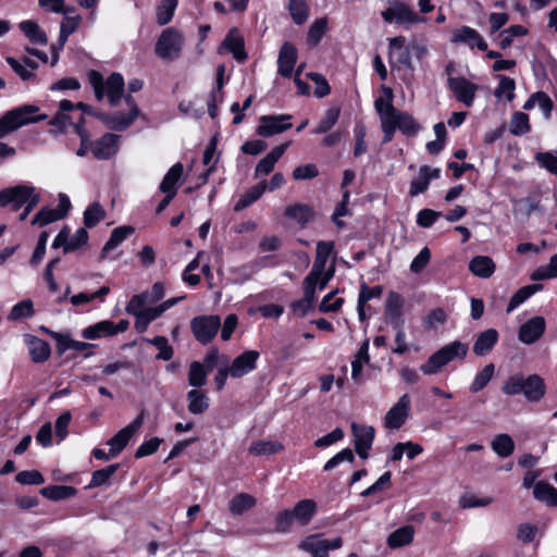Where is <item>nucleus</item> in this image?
<instances>
[{
  "mask_svg": "<svg viewBox=\"0 0 557 557\" xmlns=\"http://www.w3.org/2000/svg\"><path fill=\"white\" fill-rule=\"evenodd\" d=\"M386 98H377L374 101V108L379 114L381 128L383 132V144L392 141L395 132L398 129L406 136H416L420 131V124L413 116L406 112L397 110L393 106V91L388 87H384Z\"/></svg>",
  "mask_w": 557,
  "mask_h": 557,
  "instance_id": "obj_1",
  "label": "nucleus"
},
{
  "mask_svg": "<svg viewBox=\"0 0 557 557\" xmlns=\"http://www.w3.org/2000/svg\"><path fill=\"white\" fill-rule=\"evenodd\" d=\"M39 108L35 104H23L7 111L0 117V138L18 129L20 127L46 120V114H37Z\"/></svg>",
  "mask_w": 557,
  "mask_h": 557,
  "instance_id": "obj_2",
  "label": "nucleus"
},
{
  "mask_svg": "<svg viewBox=\"0 0 557 557\" xmlns=\"http://www.w3.org/2000/svg\"><path fill=\"white\" fill-rule=\"evenodd\" d=\"M405 37H392L389 40V50L393 55H396L398 62L410 69L412 67L413 60H420L425 53V45L412 38L406 42Z\"/></svg>",
  "mask_w": 557,
  "mask_h": 557,
  "instance_id": "obj_3",
  "label": "nucleus"
},
{
  "mask_svg": "<svg viewBox=\"0 0 557 557\" xmlns=\"http://www.w3.org/2000/svg\"><path fill=\"white\" fill-rule=\"evenodd\" d=\"M342 546V537L324 540L321 534L308 535L298 544L299 549L309 553L312 557H329V550L338 549Z\"/></svg>",
  "mask_w": 557,
  "mask_h": 557,
  "instance_id": "obj_4",
  "label": "nucleus"
},
{
  "mask_svg": "<svg viewBox=\"0 0 557 557\" xmlns=\"http://www.w3.org/2000/svg\"><path fill=\"white\" fill-rule=\"evenodd\" d=\"M190 327L195 338L202 345L209 344L221 327L219 315H200L190 321Z\"/></svg>",
  "mask_w": 557,
  "mask_h": 557,
  "instance_id": "obj_5",
  "label": "nucleus"
},
{
  "mask_svg": "<svg viewBox=\"0 0 557 557\" xmlns=\"http://www.w3.org/2000/svg\"><path fill=\"white\" fill-rule=\"evenodd\" d=\"M411 406V398L408 394H404L399 397L396 404H394L384 417V425L389 430L400 429L409 418Z\"/></svg>",
  "mask_w": 557,
  "mask_h": 557,
  "instance_id": "obj_6",
  "label": "nucleus"
},
{
  "mask_svg": "<svg viewBox=\"0 0 557 557\" xmlns=\"http://www.w3.org/2000/svg\"><path fill=\"white\" fill-rule=\"evenodd\" d=\"M37 196H39V194L36 193V189L33 186L16 185L4 188L0 191V205L5 207L12 203L14 210H17Z\"/></svg>",
  "mask_w": 557,
  "mask_h": 557,
  "instance_id": "obj_7",
  "label": "nucleus"
},
{
  "mask_svg": "<svg viewBox=\"0 0 557 557\" xmlns=\"http://www.w3.org/2000/svg\"><path fill=\"white\" fill-rule=\"evenodd\" d=\"M447 87L457 101L468 108L473 106L475 95L479 90V86L476 84L470 82L465 76L458 75V78L447 79Z\"/></svg>",
  "mask_w": 557,
  "mask_h": 557,
  "instance_id": "obj_8",
  "label": "nucleus"
},
{
  "mask_svg": "<svg viewBox=\"0 0 557 557\" xmlns=\"http://www.w3.org/2000/svg\"><path fill=\"white\" fill-rule=\"evenodd\" d=\"M290 119L289 114L262 115L259 119L257 134L263 137L281 134L292 127Z\"/></svg>",
  "mask_w": 557,
  "mask_h": 557,
  "instance_id": "obj_9",
  "label": "nucleus"
},
{
  "mask_svg": "<svg viewBox=\"0 0 557 557\" xmlns=\"http://www.w3.org/2000/svg\"><path fill=\"white\" fill-rule=\"evenodd\" d=\"M75 104L70 100H61L59 103V110L55 115L49 121V125L52 127L50 133L53 135L62 134L66 131L67 126H73L75 129V123L71 112L74 110Z\"/></svg>",
  "mask_w": 557,
  "mask_h": 557,
  "instance_id": "obj_10",
  "label": "nucleus"
},
{
  "mask_svg": "<svg viewBox=\"0 0 557 557\" xmlns=\"http://www.w3.org/2000/svg\"><path fill=\"white\" fill-rule=\"evenodd\" d=\"M351 432L354 435V446L356 453L360 458L367 459L368 451L371 449L374 440V428L354 422L351 423Z\"/></svg>",
  "mask_w": 557,
  "mask_h": 557,
  "instance_id": "obj_11",
  "label": "nucleus"
},
{
  "mask_svg": "<svg viewBox=\"0 0 557 557\" xmlns=\"http://www.w3.org/2000/svg\"><path fill=\"white\" fill-rule=\"evenodd\" d=\"M382 16L386 22L399 25L413 24L420 21L417 13L401 2L391 4L382 12Z\"/></svg>",
  "mask_w": 557,
  "mask_h": 557,
  "instance_id": "obj_12",
  "label": "nucleus"
},
{
  "mask_svg": "<svg viewBox=\"0 0 557 557\" xmlns=\"http://www.w3.org/2000/svg\"><path fill=\"white\" fill-rule=\"evenodd\" d=\"M545 330V319L541 315H536L531 318L520 326L518 338L523 344L531 345L542 337Z\"/></svg>",
  "mask_w": 557,
  "mask_h": 557,
  "instance_id": "obj_13",
  "label": "nucleus"
},
{
  "mask_svg": "<svg viewBox=\"0 0 557 557\" xmlns=\"http://www.w3.org/2000/svg\"><path fill=\"white\" fill-rule=\"evenodd\" d=\"M335 244L334 242H325L320 240L317 243V252H315V259L312 265L311 271L306 276L310 280L317 281L320 278V276L323 274L327 259L334 251Z\"/></svg>",
  "mask_w": 557,
  "mask_h": 557,
  "instance_id": "obj_14",
  "label": "nucleus"
},
{
  "mask_svg": "<svg viewBox=\"0 0 557 557\" xmlns=\"http://www.w3.org/2000/svg\"><path fill=\"white\" fill-rule=\"evenodd\" d=\"M257 350H246L237 356L228 368L231 369V376L238 379L256 369L257 360L259 359Z\"/></svg>",
  "mask_w": 557,
  "mask_h": 557,
  "instance_id": "obj_15",
  "label": "nucleus"
},
{
  "mask_svg": "<svg viewBox=\"0 0 557 557\" xmlns=\"http://www.w3.org/2000/svg\"><path fill=\"white\" fill-rule=\"evenodd\" d=\"M120 136L111 133L104 134L94 141L91 152L98 160H108L117 152Z\"/></svg>",
  "mask_w": 557,
  "mask_h": 557,
  "instance_id": "obj_16",
  "label": "nucleus"
},
{
  "mask_svg": "<svg viewBox=\"0 0 557 557\" xmlns=\"http://www.w3.org/2000/svg\"><path fill=\"white\" fill-rule=\"evenodd\" d=\"M304 297L292 305V310L299 317H305L312 308L315 300L317 281L305 277Z\"/></svg>",
  "mask_w": 557,
  "mask_h": 557,
  "instance_id": "obj_17",
  "label": "nucleus"
},
{
  "mask_svg": "<svg viewBox=\"0 0 557 557\" xmlns=\"http://www.w3.org/2000/svg\"><path fill=\"white\" fill-rule=\"evenodd\" d=\"M139 116V108H134L133 111H129L127 114L124 113H103L100 114V120L113 131H124L128 128L134 121Z\"/></svg>",
  "mask_w": 557,
  "mask_h": 557,
  "instance_id": "obj_18",
  "label": "nucleus"
},
{
  "mask_svg": "<svg viewBox=\"0 0 557 557\" xmlns=\"http://www.w3.org/2000/svg\"><path fill=\"white\" fill-rule=\"evenodd\" d=\"M440 169H432L429 165H422L419 169V174L410 182L409 196L416 197L424 193L432 180L438 178Z\"/></svg>",
  "mask_w": 557,
  "mask_h": 557,
  "instance_id": "obj_19",
  "label": "nucleus"
},
{
  "mask_svg": "<svg viewBox=\"0 0 557 557\" xmlns=\"http://www.w3.org/2000/svg\"><path fill=\"white\" fill-rule=\"evenodd\" d=\"M297 61V50L289 44L284 42L277 58V73L283 77H290Z\"/></svg>",
  "mask_w": 557,
  "mask_h": 557,
  "instance_id": "obj_20",
  "label": "nucleus"
},
{
  "mask_svg": "<svg viewBox=\"0 0 557 557\" xmlns=\"http://www.w3.org/2000/svg\"><path fill=\"white\" fill-rule=\"evenodd\" d=\"M182 46V37H159L156 53L163 60H174L180 55Z\"/></svg>",
  "mask_w": 557,
  "mask_h": 557,
  "instance_id": "obj_21",
  "label": "nucleus"
},
{
  "mask_svg": "<svg viewBox=\"0 0 557 557\" xmlns=\"http://www.w3.org/2000/svg\"><path fill=\"white\" fill-rule=\"evenodd\" d=\"M403 297L395 292H389L386 299L385 315L392 326H399V324L405 323L403 318Z\"/></svg>",
  "mask_w": 557,
  "mask_h": 557,
  "instance_id": "obj_22",
  "label": "nucleus"
},
{
  "mask_svg": "<svg viewBox=\"0 0 557 557\" xmlns=\"http://www.w3.org/2000/svg\"><path fill=\"white\" fill-rule=\"evenodd\" d=\"M289 143H284L273 148L265 157H263L255 168V177L270 174L275 163L281 159L288 148Z\"/></svg>",
  "mask_w": 557,
  "mask_h": 557,
  "instance_id": "obj_23",
  "label": "nucleus"
},
{
  "mask_svg": "<svg viewBox=\"0 0 557 557\" xmlns=\"http://www.w3.org/2000/svg\"><path fill=\"white\" fill-rule=\"evenodd\" d=\"M498 338L499 334L495 329H487L481 332L473 343V354L479 357L486 356L492 351Z\"/></svg>",
  "mask_w": 557,
  "mask_h": 557,
  "instance_id": "obj_24",
  "label": "nucleus"
},
{
  "mask_svg": "<svg viewBox=\"0 0 557 557\" xmlns=\"http://www.w3.org/2000/svg\"><path fill=\"white\" fill-rule=\"evenodd\" d=\"M294 522L300 527L309 524L317 512V503L312 499H302L289 510Z\"/></svg>",
  "mask_w": 557,
  "mask_h": 557,
  "instance_id": "obj_25",
  "label": "nucleus"
},
{
  "mask_svg": "<svg viewBox=\"0 0 557 557\" xmlns=\"http://www.w3.org/2000/svg\"><path fill=\"white\" fill-rule=\"evenodd\" d=\"M26 345L30 355L32 361L41 363L49 359L51 349L50 345L36 336L27 335L25 337Z\"/></svg>",
  "mask_w": 557,
  "mask_h": 557,
  "instance_id": "obj_26",
  "label": "nucleus"
},
{
  "mask_svg": "<svg viewBox=\"0 0 557 557\" xmlns=\"http://www.w3.org/2000/svg\"><path fill=\"white\" fill-rule=\"evenodd\" d=\"M143 296H133L125 308L128 314L136 318L135 329L139 333L146 332L151 323L143 312Z\"/></svg>",
  "mask_w": 557,
  "mask_h": 557,
  "instance_id": "obj_27",
  "label": "nucleus"
},
{
  "mask_svg": "<svg viewBox=\"0 0 557 557\" xmlns=\"http://www.w3.org/2000/svg\"><path fill=\"white\" fill-rule=\"evenodd\" d=\"M124 85V78L120 73H112L104 82L108 101L112 107L119 104L123 95Z\"/></svg>",
  "mask_w": 557,
  "mask_h": 557,
  "instance_id": "obj_28",
  "label": "nucleus"
},
{
  "mask_svg": "<svg viewBox=\"0 0 557 557\" xmlns=\"http://www.w3.org/2000/svg\"><path fill=\"white\" fill-rule=\"evenodd\" d=\"M545 394V384L536 374L523 379V395L530 401L540 400Z\"/></svg>",
  "mask_w": 557,
  "mask_h": 557,
  "instance_id": "obj_29",
  "label": "nucleus"
},
{
  "mask_svg": "<svg viewBox=\"0 0 557 557\" xmlns=\"http://www.w3.org/2000/svg\"><path fill=\"white\" fill-rule=\"evenodd\" d=\"M495 263L492 258L487 256H476L469 262V270L475 276L488 278L495 272Z\"/></svg>",
  "mask_w": 557,
  "mask_h": 557,
  "instance_id": "obj_30",
  "label": "nucleus"
},
{
  "mask_svg": "<svg viewBox=\"0 0 557 557\" xmlns=\"http://www.w3.org/2000/svg\"><path fill=\"white\" fill-rule=\"evenodd\" d=\"M285 216L296 221L300 226H306V224L311 221L314 216V210L312 207L305 203H295L288 206L284 212Z\"/></svg>",
  "mask_w": 557,
  "mask_h": 557,
  "instance_id": "obj_31",
  "label": "nucleus"
},
{
  "mask_svg": "<svg viewBox=\"0 0 557 557\" xmlns=\"http://www.w3.org/2000/svg\"><path fill=\"white\" fill-rule=\"evenodd\" d=\"M133 232L134 228L132 226L115 227L101 249L100 260H103L109 251L121 245L131 234H133Z\"/></svg>",
  "mask_w": 557,
  "mask_h": 557,
  "instance_id": "obj_32",
  "label": "nucleus"
},
{
  "mask_svg": "<svg viewBox=\"0 0 557 557\" xmlns=\"http://www.w3.org/2000/svg\"><path fill=\"white\" fill-rule=\"evenodd\" d=\"M219 52L221 54L232 53L238 62H243L247 59L243 37H225L219 47Z\"/></svg>",
  "mask_w": 557,
  "mask_h": 557,
  "instance_id": "obj_33",
  "label": "nucleus"
},
{
  "mask_svg": "<svg viewBox=\"0 0 557 557\" xmlns=\"http://www.w3.org/2000/svg\"><path fill=\"white\" fill-rule=\"evenodd\" d=\"M533 496L547 506H557V490L549 483L540 481L533 486Z\"/></svg>",
  "mask_w": 557,
  "mask_h": 557,
  "instance_id": "obj_34",
  "label": "nucleus"
},
{
  "mask_svg": "<svg viewBox=\"0 0 557 557\" xmlns=\"http://www.w3.org/2000/svg\"><path fill=\"white\" fill-rule=\"evenodd\" d=\"M188 411L193 414H202L209 408V397L200 389H190L186 394Z\"/></svg>",
  "mask_w": 557,
  "mask_h": 557,
  "instance_id": "obj_35",
  "label": "nucleus"
},
{
  "mask_svg": "<svg viewBox=\"0 0 557 557\" xmlns=\"http://www.w3.org/2000/svg\"><path fill=\"white\" fill-rule=\"evenodd\" d=\"M267 182L262 181L257 185L252 186L249 190H247L239 200L235 203L234 210L242 211L257 201L265 191Z\"/></svg>",
  "mask_w": 557,
  "mask_h": 557,
  "instance_id": "obj_36",
  "label": "nucleus"
},
{
  "mask_svg": "<svg viewBox=\"0 0 557 557\" xmlns=\"http://www.w3.org/2000/svg\"><path fill=\"white\" fill-rule=\"evenodd\" d=\"M82 335L86 339H97L106 336H113V322L103 320L83 330Z\"/></svg>",
  "mask_w": 557,
  "mask_h": 557,
  "instance_id": "obj_37",
  "label": "nucleus"
},
{
  "mask_svg": "<svg viewBox=\"0 0 557 557\" xmlns=\"http://www.w3.org/2000/svg\"><path fill=\"white\" fill-rule=\"evenodd\" d=\"M257 504V500L253 496H251L248 493H239L236 494L230 502L228 508L230 511L235 515L239 516L246 512L247 510L255 507Z\"/></svg>",
  "mask_w": 557,
  "mask_h": 557,
  "instance_id": "obj_38",
  "label": "nucleus"
},
{
  "mask_svg": "<svg viewBox=\"0 0 557 557\" xmlns=\"http://www.w3.org/2000/svg\"><path fill=\"white\" fill-rule=\"evenodd\" d=\"M414 529L412 525L401 527L392 532L387 539V544L391 548L405 546L412 542Z\"/></svg>",
  "mask_w": 557,
  "mask_h": 557,
  "instance_id": "obj_39",
  "label": "nucleus"
},
{
  "mask_svg": "<svg viewBox=\"0 0 557 557\" xmlns=\"http://www.w3.org/2000/svg\"><path fill=\"white\" fill-rule=\"evenodd\" d=\"M183 175V164L181 162L175 163L170 168L168 173L164 175L160 190L162 193H174L176 195V184Z\"/></svg>",
  "mask_w": 557,
  "mask_h": 557,
  "instance_id": "obj_40",
  "label": "nucleus"
},
{
  "mask_svg": "<svg viewBox=\"0 0 557 557\" xmlns=\"http://www.w3.org/2000/svg\"><path fill=\"white\" fill-rule=\"evenodd\" d=\"M77 490L67 485H49L40 490V494L51 500H62L75 496Z\"/></svg>",
  "mask_w": 557,
  "mask_h": 557,
  "instance_id": "obj_41",
  "label": "nucleus"
},
{
  "mask_svg": "<svg viewBox=\"0 0 557 557\" xmlns=\"http://www.w3.org/2000/svg\"><path fill=\"white\" fill-rule=\"evenodd\" d=\"M494 453L500 458L509 457L515 450V442L508 434H498L491 442Z\"/></svg>",
  "mask_w": 557,
  "mask_h": 557,
  "instance_id": "obj_42",
  "label": "nucleus"
},
{
  "mask_svg": "<svg viewBox=\"0 0 557 557\" xmlns=\"http://www.w3.org/2000/svg\"><path fill=\"white\" fill-rule=\"evenodd\" d=\"M284 446L276 441H256L250 444L248 451L252 456H267L280 453Z\"/></svg>",
  "mask_w": 557,
  "mask_h": 557,
  "instance_id": "obj_43",
  "label": "nucleus"
},
{
  "mask_svg": "<svg viewBox=\"0 0 557 557\" xmlns=\"http://www.w3.org/2000/svg\"><path fill=\"white\" fill-rule=\"evenodd\" d=\"M208 371L205 366L199 361H193L189 364L188 371V384L194 387L193 389H199L207 383Z\"/></svg>",
  "mask_w": 557,
  "mask_h": 557,
  "instance_id": "obj_44",
  "label": "nucleus"
},
{
  "mask_svg": "<svg viewBox=\"0 0 557 557\" xmlns=\"http://www.w3.org/2000/svg\"><path fill=\"white\" fill-rule=\"evenodd\" d=\"M469 345L460 341H454L441 348L445 359L449 363L455 359L463 360L468 354Z\"/></svg>",
  "mask_w": 557,
  "mask_h": 557,
  "instance_id": "obj_45",
  "label": "nucleus"
},
{
  "mask_svg": "<svg viewBox=\"0 0 557 557\" xmlns=\"http://www.w3.org/2000/svg\"><path fill=\"white\" fill-rule=\"evenodd\" d=\"M85 119L79 115L77 123H75V133L81 139V146L76 151L78 157H85L88 151H91V145L94 141L90 140L91 134L84 127Z\"/></svg>",
  "mask_w": 557,
  "mask_h": 557,
  "instance_id": "obj_46",
  "label": "nucleus"
},
{
  "mask_svg": "<svg viewBox=\"0 0 557 557\" xmlns=\"http://www.w3.org/2000/svg\"><path fill=\"white\" fill-rule=\"evenodd\" d=\"M454 41L463 44L471 50L476 48L481 51H486V55L490 59H499L502 57V54L497 51L487 50V42L483 37H454Z\"/></svg>",
  "mask_w": 557,
  "mask_h": 557,
  "instance_id": "obj_47",
  "label": "nucleus"
},
{
  "mask_svg": "<svg viewBox=\"0 0 557 557\" xmlns=\"http://www.w3.org/2000/svg\"><path fill=\"white\" fill-rule=\"evenodd\" d=\"M446 364L448 362L441 349H438L429 357L426 362L420 367V370L426 375H433L438 373Z\"/></svg>",
  "mask_w": 557,
  "mask_h": 557,
  "instance_id": "obj_48",
  "label": "nucleus"
},
{
  "mask_svg": "<svg viewBox=\"0 0 557 557\" xmlns=\"http://www.w3.org/2000/svg\"><path fill=\"white\" fill-rule=\"evenodd\" d=\"M34 314L35 309L33 301L30 299H25L12 307L8 319L11 321H20L23 319L32 318Z\"/></svg>",
  "mask_w": 557,
  "mask_h": 557,
  "instance_id": "obj_49",
  "label": "nucleus"
},
{
  "mask_svg": "<svg viewBox=\"0 0 557 557\" xmlns=\"http://www.w3.org/2000/svg\"><path fill=\"white\" fill-rule=\"evenodd\" d=\"M177 0H162L156 9V18L158 24L165 25L168 24L177 8Z\"/></svg>",
  "mask_w": 557,
  "mask_h": 557,
  "instance_id": "obj_50",
  "label": "nucleus"
},
{
  "mask_svg": "<svg viewBox=\"0 0 557 557\" xmlns=\"http://www.w3.org/2000/svg\"><path fill=\"white\" fill-rule=\"evenodd\" d=\"M495 374V366L493 363L486 364L479 373L475 374L471 385L470 391L472 393H478L482 391L492 377Z\"/></svg>",
  "mask_w": 557,
  "mask_h": 557,
  "instance_id": "obj_51",
  "label": "nucleus"
},
{
  "mask_svg": "<svg viewBox=\"0 0 557 557\" xmlns=\"http://www.w3.org/2000/svg\"><path fill=\"white\" fill-rule=\"evenodd\" d=\"M540 289V285H527L518 289L510 298L506 311L509 313L517 307L528 300L535 292Z\"/></svg>",
  "mask_w": 557,
  "mask_h": 557,
  "instance_id": "obj_52",
  "label": "nucleus"
},
{
  "mask_svg": "<svg viewBox=\"0 0 557 557\" xmlns=\"http://www.w3.org/2000/svg\"><path fill=\"white\" fill-rule=\"evenodd\" d=\"M341 110L339 108H329L318 126L312 131L313 134H325L327 133L338 121Z\"/></svg>",
  "mask_w": 557,
  "mask_h": 557,
  "instance_id": "obj_53",
  "label": "nucleus"
},
{
  "mask_svg": "<svg viewBox=\"0 0 557 557\" xmlns=\"http://www.w3.org/2000/svg\"><path fill=\"white\" fill-rule=\"evenodd\" d=\"M287 8L292 20L296 24L301 25L307 21L309 9L305 0H289Z\"/></svg>",
  "mask_w": 557,
  "mask_h": 557,
  "instance_id": "obj_54",
  "label": "nucleus"
},
{
  "mask_svg": "<svg viewBox=\"0 0 557 557\" xmlns=\"http://www.w3.org/2000/svg\"><path fill=\"white\" fill-rule=\"evenodd\" d=\"M120 465L113 463L106 468H102L100 470H97L92 472L91 481L89 483L90 487H98L107 484L111 476L115 474V472L119 470Z\"/></svg>",
  "mask_w": 557,
  "mask_h": 557,
  "instance_id": "obj_55",
  "label": "nucleus"
},
{
  "mask_svg": "<svg viewBox=\"0 0 557 557\" xmlns=\"http://www.w3.org/2000/svg\"><path fill=\"white\" fill-rule=\"evenodd\" d=\"M499 83L494 91L496 98H506L508 101H511L515 98V89L516 83L515 79L499 75Z\"/></svg>",
  "mask_w": 557,
  "mask_h": 557,
  "instance_id": "obj_56",
  "label": "nucleus"
},
{
  "mask_svg": "<svg viewBox=\"0 0 557 557\" xmlns=\"http://www.w3.org/2000/svg\"><path fill=\"white\" fill-rule=\"evenodd\" d=\"M510 132L516 136H521L530 131L529 115L523 112L512 114L509 123Z\"/></svg>",
  "mask_w": 557,
  "mask_h": 557,
  "instance_id": "obj_57",
  "label": "nucleus"
},
{
  "mask_svg": "<svg viewBox=\"0 0 557 557\" xmlns=\"http://www.w3.org/2000/svg\"><path fill=\"white\" fill-rule=\"evenodd\" d=\"M63 219V213L60 210L42 208L33 218L32 224L45 226L49 223Z\"/></svg>",
  "mask_w": 557,
  "mask_h": 557,
  "instance_id": "obj_58",
  "label": "nucleus"
},
{
  "mask_svg": "<svg viewBox=\"0 0 557 557\" xmlns=\"http://www.w3.org/2000/svg\"><path fill=\"white\" fill-rule=\"evenodd\" d=\"M106 216V212L103 208L98 203L95 202L87 207V209L84 212V224L86 227H94L96 226L100 221H102Z\"/></svg>",
  "mask_w": 557,
  "mask_h": 557,
  "instance_id": "obj_59",
  "label": "nucleus"
},
{
  "mask_svg": "<svg viewBox=\"0 0 557 557\" xmlns=\"http://www.w3.org/2000/svg\"><path fill=\"white\" fill-rule=\"evenodd\" d=\"M557 277V253L550 257L549 263L537 268L531 275L534 281H542Z\"/></svg>",
  "mask_w": 557,
  "mask_h": 557,
  "instance_id": "obj_60",
  "label": "nucleus"
},
{
  "mask_svg": "<svg viewBox=\"0 0 557 557\" xmlns=\"http://www.w3.org/2000/svg\"><path fill=\"white\" fill-rule=\"evenodd\" d=\"M202 364L209 372L216 366L227 367L230 364V358L226 355H221L216 348H211L205 356Z\"/></svg>",
  "mask_w": 557,
  "mask_h": 557,
  "instance_id": "obj_61",
  "label": "nucleus"
},
{
  "mask_svg": "<svg viewBox=\"0 0 557 557\" xmlns=\"http://www.w3.org/2000/svg\"><path fill=\"white\" fill-rule=\"evenodd\" d=\"M131 438L132 435L124 428L120 430L114 436H112L108 441L111 456H117L124 449Z\"/></svg>",
  "mask_w": 557,
  "mask_h": 557,
  "instance_id": "obj_62",
  "label": "nucleus"
},
{
  "mask_svg": "<svg viewBox=\"0 0 557 557\" xmlns=\"http://www.w3.org/2000/svg\"><path fill=\"white\" fill-rule=\"evenodd\" d=\"M165 289L161 282H157L152 285L150 290H146L137 296H143V306L152 305L161 300L164 297Z\"/></svg>",
  "mask_w": 557,
  "mask_h": 557,
  "instance_id": "obj_63",
  "label": "nucleus"
},
{
  "mask_svg": "<svg viewBox=\"0 0 557 557\" xmlns=\"http://www.w3.org/2000/svg\"><path fill=\"white\" fill-rule=\"evenodd\" d=\"M535 160L541 168H544L552 174L557 175V156L552 152H539L535 156Z\"/></svg>",
  "mask_w": 557,
  "mask_h": 557,
  "instance_id": "obj_64",
  "label": "nucleus"
}]
</instances>
